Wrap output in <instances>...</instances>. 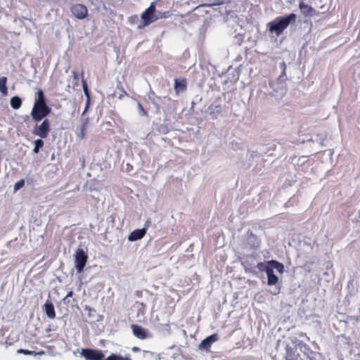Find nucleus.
<instances>
[{"mask_svg":"<svg viewBox=\"0 0 360 360\" xmlns=\"http://www.w3.org/2000/svg\"><path fill=\"white\" fill-rule=\"evenodd\" d=\"M72 76H73L74 79L76 81L75 84H77V82L79 80V75H78V73L76 71H72Z\"/></svg>","mask_w":360,"mask_h":360,"instance_id":"obj_31","label":"nucleus"},{"mask_svg":"<svg viewBox=\"0 0 360 360\" xmlns=\"http://www.w3.org/2000/svg\"><path fill=\"white\" fill-rule=\"evenodd\" d=\"M144 356L146 354H148L150 357L155 358V360H160L161 359V354H156L153 352L150 351H143Z\"/></svg>","mask_w":360,"mask_h":360,"instance_id":"obj_24","label":"nucleus"},{"mask_svg":"<svg viewBox=\"0 0 360 360\" xmlns=\"http://www.w3.org/2000/svg\"><path fill=\"white\" fill-rule=\"evenodd\" d=\"M208 110L210 115L213 120L217 119L218 116L220 115L222 112L221 107L220 105H211L209 107Z\"/></svg>","mask_w":360,"mask_h":360,"instance_id":"obj_16","label":"nucleus"},{"mask_svg":"<svg viewBox=\"0 0 360 360\" xmlns=\"http://www.w3.org/2000/svg\"><path fill=\"white\" fill-rule=\"evenodd\" d=\"M70 11L75 17L81 20L85 18L88 15L86 6L82 4H74Z\"/></svg>","mask_w":360,"mask_h":360,"instance_id":"obj_9","label":"nucleus"},{"mask_svg":"<svg viewBox=\"0 0 360 360\" xmlns=\"http://www.w3.org/2000/svg\"><path fill=\"white\" fill-rule=\"evenodd\" d=\"M139 106L140 108V110H141V112H143V114L146 115L147 114L146 111L143 109V106L140 103L139 104Z\"/></svg>","mask_w":360,"mask_h":360,"instance_id":"obj_35","label":"nucleus"},{"mask_svg":"<svg viewBox=\"0 0 360 360\" xmlns=\"http://www.w3.org/2000/svg\"><path fill=\"white\" fill-rule=\"evenodd\" d=\"M50 131V122L46 119L40 125H36L33 130V134L39 136L41 139H45L48 136Z\"/></svg>","mask_w":360,"mask_h":360,"instance_id":"obj_7","label":"nucleus"},{"mask_svg":"<svg viewBox=\"0 0 360 360\" xmlns=\"http://www.w3.org/2000/svg\"><path fill=\"white\" fill-rule=\"evenodd\" d=\"M82 83L83 90H84L85 96L87 98V103H86V108H87L88 105H89V102L90 100V94H89V89H88L87 82L84 79V72H82Z\"/></svg>","mask_w":360,"mask_h":360,"instance_id":"obj_20","label":"nucleus"},{"mask_svg":"<svg viewBox=\"0 0 360 360\" xmlns=\"http://www.w3.org/2000/svg\"><path fill=\"white\" fill-rule=\"evenodd\" d=\"M269 266L265 270L267 277L274 274V269H276L279 273L282 274L284 271V266L282 263L276 260L268 261Z\"/></svg>","mask_w":360,"mask_h":360,"instance_id":"obj_10","label":"nucleus"},{"mask_svg":"<svg viewBox=\"0 0 360 360\" xmlns=\"http://www.w3.org/2000/svg\"><path fill=\"white\" fill-rule=\"evenodd\" d=\"M18 353H19V354H26V355H31V354H34V352L30 351V350H27V349H20L18 350Z\"/></svg>","mask_w":360,"mask_h":360,"instance_id":"obj_28","label":"nucleus"},{"mask_svg":"<svg viewBox=\"0 0 360 360\" xmlns=\"http://www.w3.org/2000/svg\"><path fill=\"white\" fill-rule=\"evenodd\" d=\"M44 146V141L41 139H37L34 141V148L33 149V152L34 153H37L39 151V149L42 148Z\"/></svg>","mask_w":360,"mask_h":360,"instance_id":"obj_23","label":"nucleus"},{"mask_svg":"<svg viewBox=\"0 0 360 360\" xmlns=\"http://www.w3.org/2000/svg\"><path fill=\"white\" fill-rule=\"evenodd\" d=\"M11 106L15 109H19L22 105V100L20 97L15 96L11 98L10 101Z\"/></svg>","mask_w":360,"mask_h":360,"instance_id":"obj_19","label":"nucleus"},{"mask_svg":"<svg viewBox=\"0 0 360 360\" xmlns=\"http://www.w3.org/2000/svg\"><path fill=\"white\" fill-rule=\"evenodd\" d=\"M44 311L49 318H50L51 319H53L56 318V312H55L54 306L51 302L46 301L44 305Z\"/></svg>","mask_w":360,"mask_h":360,"instance_id":"obj_15","label":"nucleus"},{"mask_svg":"<svg viewBox=\"0 0 360 360\" xmlns=\"http://www.w3.org/2000/svg\"><path fill=\"white\" fill-rule=\"evenodd\" d=\"M146 233V229L143 228L141 229L134 230L128 236L129 241H136L143 238Z\"/></svg>","mask_w":360,"mask_h":360,"instance_id":"obj_13","label":"nucleus"},{"mask_svg":"<svg viewBox=\"0 0 360 360\" xmlns=\"http://www.w3.org/2000/svg\"><path fill=\"white\" fill-rule=\"evenodd\" d=\"M174 91L176 94H179L181 91H184L187 89V81L186 78L174 79Z\"/></svg>","mask_w":360,"mask_h":360,"instance_id":"obj_14","label":"nucleus"},{"mask_svg":"<svg viewBox=\"0 0 360 360\" xmlns=\"http://www.w3.org/2000/svg\"><path fill=\"white\" fill-rule=\"evenodd\" d=\"M86 124H83L81 131V138L83 139L85 136Z\"/></svg>","mask_w":360,"mask_h":360,"instance_id":"obj_32","label":"nucleus"},{"mask_svg":"<svg viewBox=\"0 0 360 360\" xmlns=\"http://www.w3.org/2000/svg\"><path fill=\"white\" fill-rule=\"evenodd\" d=\"M51 111L47 104H34L31 116L35 122H39L46 117Z\"/></svg>","mask_w":360,"mask_h":360,"instance_id":"obj_3","label":"nucleus"},{"mask_svg":"<svg viewBox=\"0 0 360 360\" xmlns=\"http://www.w3.org/2000/svg\"><path fill=\"white\" fill-rule=\"evenodd\" d=\"M169 328H170L169 325V324H167L166 325Z\"/></svg>","mask_w":360,"mask_h":360,"instance_id":"obj_41","label":"nucleus"},{"mask_svg":"<svg viewBox=\"0 0 360 360\" xmlns=\"http://www.w3.org/2000/svg\"><path fill=\"white\" fill-rule=\"evenodd\" d=\"M25 185V180L20 179V181H17L14 185V190L16 191L21 188H22Z\"/></svg>","mask_w":360,"mask_h":360,"instance_id":"obj_27","label":"nucleus"},{"mask_svg":"<svg viewBox=\"0 0 360 360\" xmlns=\"http://www.w3.org/2000/svg\"><path fill=\"white\" fill-rule=\"evenodd\" d=\"M132 351H133L134 352H140V351H141V349H140V348H139V347H134L132 348Z\"/></svg>","mask_w":360,"mask_h":360,"instance_id":"obj_36","label":"nucleus"},{"mask_svg":"<svg viewBox=\"0 0 360 360\" xmlns=\"http://www.w3.org/2000/svg\"><path fill=\"white\" fill-rule=\"evenodd\" d=\"M7 83V77H0V92L3 96L8 95V88L6 86Z\"/></svg>","mask_w":360,"mask_h":360,"instance_id":"obj_18","label":"nucleus"},{"mask_svg":"<svg viewBox=\"0 0 360 360\" xmlns=\"http://www.w3.org/2000/svg\"><path fill=\"white\" fill-rule=\"evenodd\" d=\"M81 355L85 360H105V355L101 350L94 349H82Z\"/></svg>","mask_w":360,"mask_h":360,"instance_id":"obj_6","label":"nucleus"},{"mask_svg":"<svg viewBox=\"0 0 360 360\" xmlns=\"http://www.w3.org/2000/svg\"><path fill=\"white\" fill-rule=\"evenodd\" d=\"M44 353L45 352L44 351H41V352H38L37 354L41 355V354H44Z\"/></svg>","mask_w":360,"mask_h":360,"instance_id":"obj_38","label":"nucleus"},{"mask_svg":"<svg viewBox=\"0 0 360 360\" xmlns=\"http://www.w3.org/2000/svg\"><path fill=\"white\" fill-rule=\"evenodd\" d=\"M250 236H252V237H254V238H257V237H256V236H255V235H254L252 233H251Z\"/></svg>","mask_w":360,"mask_h":360,"instance_id":"obj_39","label":"nucleus"},{"mask_svg":"<svg viewBox=\"0 0 360 360\" xmlns=\"http://www.w3.org/2000/svg\"><path fill=\"white\" fill-rule=\"evenodd\" d=\"M155 6L153 4H151L150 6L142 13L141 18L143 22L138 26V28L142 29L157 20L158 18L155 15Z\"/></svg>","mask_w":360,"mask_h":360,"instance_id":"obj_4","label":"nucleus"},{"mask_svg":"<svg viewBox=\"0 0 360 360\" xmlns=\"http://www.w3.org/2000/svg\"><path fill=\"white\" fill-rule=\"evenodd\" d=\"M217 340L218 335L217 333L212 334L200 342L199 345V349L209 351L212 344Z\"/></svg>","mask_w":360,"mask_h":360,"instance_id":"obj_11","label":"nucleus"},{"mask_svg":"<svg viewBox=\"0 0 360 360\" xmlns=\"http://www.w3.org/2000/svg\"><path fill=\"white\" fill-rule=\"evenodd\" d=\"M133 335L140 339L146 340L152 337V335L148 331L147 329L137 324H132L131 326Z\"/></svg>","mask_w":360,"mask_h":360,"instance_id":"obj_8","label":"nucleus"},{"mask_svg":"<svg viewBox=\"0 0 360 360\" xmlns=\"http://www.w3.org/2000/svg\"><path fill=\"white\" fill-rule=\"evenodd\" d=\"M105 360H131L130 357L122 356L115 354H112L108 358H105Z\"/></svg>","mask_w":360,"mask_h":360,"instance_id":"obj_21","label":"nucleus"},{"mask_svg":"<svg viewBox=\"0 0 360 360\" xmlns=\"http://www.w3.org/2000/svg\"><path fill=\"white\" fill-rule=\"evenodd\" d=\"M355 360H360V353L356 356Z\"/></svg>","mask_w":360,"mask_h":360,"instance_id":"obj_37","label":"nucleus"},{"mask_svg":"<svg viewBox=\"0 0 360 360\" xmlns=\"http://www.w3.org/2000/svg\"><path fill=\"white\" fill-rule=\"evenodd\" d=\"M129 21L131 23V24H134L136 23L137 21H139V17L136 15H132L129 18Z\"/></svg>","mask_w":360,"mask_h":360,"instance_id":"obj_29","label":"nucleus"},{"mask_svg":"<svg viewBox=\"0 0 360 360\" xmlns=\"http://www.w3.org/2000/svg\"><path fill=\"white\" fill-rule=\"evenodd\" d=\"M34 104H46L45 96L41 89L38 90L36 93Z\"/></svg>","mask_w":360,"mask_h":360,"instance_id":"obj_17","label":"nucleus"},{"mask_svg":"<svg viewBox=\"0 0 360 360\" xmlns=\"http://www.w3.org/2000/svg\"><path fill=\"white\" fill-rule=\"evenodd\" d=\"M278 282V278L275 274L270 275L267 277V283L269 285H276Z\"/></svg>","mask_w":360,"mask_h":360,"instance_id":"obj_22","label":"nucleus"},{"mask_svg":"<svg viewBox=\"0 0 360 360\" xmlns=\"http://www.w3.org/2000/svg\"><path fill=\"white\" fill-rule=\"evenodd\" d=\"M299 8L305 17H311L317 14V11L312 6L304 2L300 3Z\"/></svg>","mask_w":360,"mask_h":360,"instance_id":"obj_12","label":"nucleus"},{"mask_svg":"<svg viewBox=\"0 0 360 360\" xmlns=\"http://www.w3.org/2000/svg\"><path fill=\"white\" fill-rule=\"evenodd\" d=\"M299 336H300V337H302V333H300V334H299Z\"/></svg>","mask_w":360,"mask_h":360,"instance_id":"obj_40","label":"nucleus"},{"mask_svg":"<svg viewBox=\"0 0 360 360\" xmlns=\"http://www.w3.org/2000/svg\"><path fill=\"white\" fill-rule=\"evenodd\" d=\"M117 88H118V89H121V90H122V93H123V94H121V95L119 96V98H120V99H122L124 95H127V94L126 91L122 88V84H121L120 82V83H119V84L117 85Z\"/></svg>","mask_w":360,"mask_h":360,"instance_id":"obj_30","label":"nucleus"},{"mask_svg":"<svg viewBox=\"0 0 360 360\" xmlns=\"http://www.w3.org/2000/svg\"><path fill=\"white\" fill-rule=\"evenodd\" d=\"M139 106L140 108V110H141V112H143V114L146 115L147 114L146 111L143 109V106L140 103L139 104Z\"/></svg>","mask_w":360,"mask_h":360,"instance_id":"obj_34","label":"nucleus"},{"mask_svg":"<svg viewBox=\"0 0 360 360\" xmlns=\"http://www.w3.org/2000/svg\"><path fill=\"white\" fill-rule=\"evenodd\" d=\"M285 360H323L321 354L311 350L310 347L297 336H291L284 342Z\"/></svg>","mask_w":360,"mask_h":360,"instance_id":"obj_1","label":"nucleus"},{"mask_svg":"<svg viewBox=\"0 0 360 360\" xmlns=\"http://www.w3.org/2000/svg\"><path fill=\"white\" fill-rule=\"evenodd\" d=\"M280 68L282 69L281 75L279 77V79H283V77L286 75V65L285 62H282L280 63Z\"/></svg>","mask_w":360,"mask_h":360,"instance_id":"obj_26","label":"nucleus"},{"mask_svg":"<svg viewBox=\"0 0 360 360\" xmlns=\"http://www.w3.org/2000/svg\"><path fill=\"white\" fill-rule=\"evenodd\" d=\"M73 295V292L72 290H70V292H68L67 295L65 296V297L64 298V300H65L66 299H68V297H70Z\"/></svg>","mask_w":360,"mask_h":360,"instance_id":"obj_33","label":"nucleus"},{"mask_svg":"<svg viewBox=\"0 0 360 360\" xmlns=\"http://www.w3.org/2000/svg\"><path fill=\"white\" fill-rule=\"evenodd\" d=\"M297 16L295 13H290L285 16H279L267 24L269 31L274 33L277 37L280 36L283 32L289 26L290 23H294Z\"/></svg>","mask_w":360,"mask_h":360,"instance_id":"obj_2","label":"nucleus"},{"mask_svg":"<svg viewBox=\"0 0 360 360\" xmlns=\"http://www.w3.org/2000/svg\"><path fill=\"white\" fill-rule=\"evenodd\" d=\"M269 266L268 262H259L257 265V269L259 271H265L266 268Z\"/></svg>","mask_w":360,"mask_h":360,"instance_id":"obj_25","label":"nucleus"},{"mask_svg":"<svg viewBox=\"0 0 360 360\" xmlns=\"http://www.w3.org/2000/svg\"><path fill=\"white\" fill-rule=\"evenodd\" d=\"M88 259L87 254L83 249L79 248L75 253V268L77 272L80 273L83 271Z\"/></svg>","mask_w":360,"mask_h":360,"instance_id":"obj_5","label":"nucleus"}]
</instances>
